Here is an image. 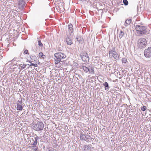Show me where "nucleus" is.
<instances>
[{"label": "nucleus", "instance_id": "nucleus-14", "mask_svg": "<svg viewBox=\"0 0 151 151\" xmlns=\"http://www.w3.org/2000/svg\"><path fill=\"white\" fill-rule=\"evenodd\" d=\"M116 52L115 51V48L114 47H112L111 49H110L109 52V57L111 56V55L114 53Z\"/></svg>", "mask_w": 151, "mask_h": 151}, {"label": "nucleus", "instance_id": "nucleus-2", "mask_svg": "<svg viewBox=\"0 0 151 151\" xmlns=\"http://www.w3.org/2000/svg\"><path fill=\"white\" fill-rule=\"evenodd\" d=\"M135 29L137 33L140 34H144L147 33L146 27L145 26L137 25L136 26Z\"/></svg>", "mask_w": 151, "mask_h": 151}, {"label": "nucleus", "instance_id": "nucleus-27", "mask_svg": "<svg viewBox=\"0 0 151 151\" xmlns=\"http://www.w3.org/2000/svg\"><path fill=\"white\" fill-rule=\"evenodd\" d=\"M146 107L145 106H143L142 107H141V110L143 111H145L146 109Z\"/></svg>", "mask_w": 151, "mask_h": 151}, {"label": "nucleus", "instance_id": "nucleus-20", "mask_svg": "<svg viewBox=\"0 0 151 151\" xmlns=\"http://www.w3.org/2000/svg\"><path fill=\"white\" fill-rule=\"evenodd\" d=\"M77 40L80 43L82 44L83 42V38L81 37H78L76 38Z\"/></svg>", "mask_w": 151, "mask_h": 151}, {"label": "nucleus", "instance_id": "nucleus-8", "mask_svg": "<svg viewBox=\"0 0 151 151\" xmlns=\"http://www.w3.org/2000/svg\"><path fill=\"white\" fill-rule=\"evenodd\" d=\"M144 54L147 58H150L151 57V47H149L147 49H145Z\"/></svg>", "mask_w": 151, "mask_h": 151}, {"label": "nucleus", "instance_id": "nucleus-31", "mask_svg": "<svg viewBox=\"0 0 151 151\" xmlns=\"http://www.w3.org/2000/svg\"><path fill=\"white\" fill-rule=\"evenodd\" d=\"M18 103L17 104H22V101H19L18 100L17 101Z\"/></svg>", "mask_w": 151, "mask_h": 151}, {"label": "nucleus", "instance_id": "nucleus-17", "mask_svg": "<svg viewBox=\"0 0 151 151\" xmlns=\"http://www.w3.org/2000/svg\"><path fill=\"white\" fill-rule=\"evenodd\" d=\"M39 139V137L36 136V137L34 138V139H32V141L33 142V143L32 144L33 145H35L37 144V141Z\"/></svg>", "mask_w": 151, "mask_h": 151}, {"label": "nucleus", "instance_id": "nucleus-35", "mask_svg": "<svg viewBox=\"0 0 151 151\" xmlns=\"http://www.w3.org/2000/svg\"><path fill=\"white\" fill-rule=\"evenodd\" d=\"M34 146H36V145H33V146H32V147L33 148H35Z\"/></svg>", "mask_w": 151, "mask_h": 151}, {"label": "nucleus", "instance_id": "nucleus-12", "mask_svg": "<svg viewBox=\"0 0 151 151\" xmlns=\"http://www.w3.org/2000/svg\"><path fill=\"white\" fill-rule=\"evenodd\" d=\"M88 72L91 73L92 74H93L94 73V68L92 66H89L88 67Z\"/></svg>", "mask_w": 151, "mask_h": 151}, {"label": "nucleus", "instance_id": "nucleus-34", "mask_svg": "<svg viewBox=\"0 0 151 151\" xmlns=\"http://www.w3.org/2000/svg\"><path fill=\"white\" fill-rule=\"evenodd\" d=\"M17 59V58H14L12 60V61H16V59Z\"/></svg>", "mask_w": 151, "mask_h": 151}, {"label": "nucleus", "instance_id": "nucleus-1", "mask_svg": "<svg viewBox=\"0 0 151 151\" xmlns=\"http://www.w3.org/2000/svg\"><path fill=\"white\" fill-rule=\"evenodd\" d=\"M55 63L58 64L61 60L66 57L65 55L62 52H59L56 53L54 55Z\"/></svg>", "mask_w": 151, "mask_h": 151}, {"label": "nucleus", "instance_id": "nucleus-23", "mask_svg": "<svg viewBox=\"0 0 151 151\" xmlns=\"http://www.w3.org/2000/svg\"><path fill=\"white\" fill-rule=\"evenodd\" d=\"M124 33L122 31H121L119 34V37L120 39L124 35Z\"/></svg>", "mask_w": 151, "mask_h": 151}, {"label": "nucleus", "instance_id": "nucleus-29", "mask_svg": "<svg viewBox=\"0 0 151 151\" xmlns=\"http://www.w3.org/2000/svg\"><path fill=\"white\" fill-rule=\"evenodd\" d=\"M24 53L26 54H29V53L28 52V51L27 50H25L24 51Z\"/></svg>", "mask_w": 151, "mask_h": 151}, {"label": "nucleus", "instance_id": "nucleus-21", "mask_svg": "<svg viewBox=\"0 0 151 151\" xmlns=\"http://www.w3.org/2000/svg\"><path fill=\"white\" fill-rule=\"evenodd\" d=\"M39 56L40 58H42L43 59L45 58L46 57V56L44 55L42 52H40L39 53Z\"/></svg>", "mask_w": 151, "mask_h": 151}, {"label": "nucleus", "instance_id": "nucleus-15", "mask_svg": "<svg viewBox=\"0 0 151 151\" xmlns=\"http://www.w3.org/2000/svg\"><path fill=\"white\" fill-rule=\"evenodd\" d=\"M112 56L116 60H118L119 59V55H118L117 53L116 52L115 53L113 54L111 56Z\"/></svg>", "mask_w": 151, "mask_h": 151}, {"label": "nucleus", "instance_id": "nucleus-26", "mask_svg": "<svg viewBox=\"0 0 151 151\" xmlns=\"http://www.w3.org/2000/svg\"><path fill=\"white\" fill-rule=\"evenodd\" d=\"M122 62L123 63H125L127 62V59L125 58H122Z\"/></svg>", "mask_w": 151, "mask_h": 151}, {"label": "nucleus", "instance_id": "nucleus-16", "mask_svg": "<svg viewBox=\"0 0 151 151\" xmlns=\"http://www.w3.org/2000/svg\"><path fill=\"white\" fill-rule=\"evenodd\" d=\"M23 104H17V110L22 111L23 109V106L22 105Z\"/></svg>", "mask_w": 151, "mask_h": 151}, {"label": "nucleus", "instance_id": "nucleus-36", "mask_svg": "<svg viewBox=\"0 0 151 151\" xmlns=\"http://www.w3.org/2000/svg\"><path fill=\"white\" fill-rule=\"evenodd\" d=\"M63 6H64V2H63Z\"/></svg>", "mask_w": 151, "mask_h": 151}, {"label": "nucleus", "instance_id": "nucleus-7", "mask_svg": "<svg viewBox=\"0 0 151 151\" xmlns=\"http://www.w3.org/2000/svg\"><path fill=\"white\" fill-rule=\"evenodd\" d=\"M68 30L67 32L66 35H69L72 36L73 35V29L72 24L70 23L68 26Z\"/></svg>", "mask_w": 151, "mask_h": 151}, {"label": "nucleus", "instance_id": "nucleus-33", "mask_svg": "<svg viewBox=\"0 0 151 151\" xmlns=\"http://www.w3.org/2000/svg\"><path fill=\"white\" fill-rule=\"evenodd\" d=\"M30 58L32 60V58H36V59H37L35 57V56L33 57V56H30Z\"/></svg>", "mask_w": 151, "mask_h": 151}, {"label": "nucleus", "instance_id": "nucleus-6", "mask_svg": "<svg viewBox=\"0 0 151 151\" xmlns=\"http://www.w3.org/2000/svg\"><path fill=\"white\" fill-rule=\"evenodd\" d=\"M80 56L82 60L84 62L87 63L89 62V58L87 53L83 52L81 53Z\"/></svg>", "mask_w": 151, "mask_h": 151}, {"label": "nucleus", "instance_id": "nucleus-5", "mask_svg": "<svg viewBox=\"0 0 151 151\" xmlns=\"http://www.w3.org/2000/svg\"><path fill=\"white\" fill-rule=\"evenodd\" d=\"M80 138L81 140L85 141L88 142H91V140L92 139L94 140L93 139L90 137V136L89 135H85L82 133H81L80 134Z\"/></svg>", "mask_w": 151, "mask_h": 151}, {"label": "nucleus", "instance_id": "nucleus-13", "mask_svg": "<svg viewBox=\"0 0 151 151\" xmlns=\"http://www.w3.org/2000/svg\"><path fill=\"white\" fill-rule=\"evenodd\" d=\"M91 145H85L83 147L84 150L86 151L90 150Z\"/></svg>", "mask_w": 151, "mask_h": 151}, {"label": "nucleus", "instance_id": "nucleus-10", "mask_svg": "<svg viewBox=\"0 0 151 151\" xmlns=\"http://www.w3.org/2000/svg\"><path fill=\"white\" fill-rule=\"evenodd\" d=\"M25 3L22 0H19V1L18 5L20 9H22L24 7Z\"/></svg>", "mask_w": 151, "mask_h": 151}, {"label": "nucleus", "instance_id": "nucleus-28", "mask_svg": "<svg viewBox=\"0 0 151 151\" xmlns=\"http://www.w3.org/2000/svg\"><path fill=\"white\" fill-rule=\"evenodd\" d=\"M31 63V64L30 65H29V66H30L31 65L34 66L35 67H37V64H34V63Z\"/></svg>", "mask_w": 151, "mask_h": 151}, {"label": "nucleus", "instance_id": "nucleus-4", "mask_svg": "<svg viewBox=\"0 0 151 151\" xmlns=\"http://www.w3.org/2000/svg\"><path fill=\"white\" fill-rule=\"evenodd\" d=\"M137 44L139 48L142 49L143 48H144L147 45L146 40V39L144 38H140L138 41Z\"/></svg>", "mask_w": 151, "mask_h": 151}, {"label": "nucleus", "instance_id": "nucleus-19", "mask_svg": "<svg viewBox=\"0 0 151 151\" xmlns=\"http://www.w3.org/2000/svg\"><path fill=\"white\" fill-rule=\"evenodd\" d=\"M104 86H105V89L107 90H109L110 87L109 86V84L108 83L105 82L104 83H103Z\"/></svg>", "mask_w": 151, "mask_h": 151}, {"label": "nucleus", "instance_id": "nucleus-18", "mask_svg": "<svg viewBox=\"0 0 151 151\" xmlns=\"http://www.w3.org/2000/svg\"><path fill=\"white\" fill-rule=\"evenodd\" d=\"M132 21V20L131 19H127L125 21L124 25L125 26H127L129 25L131 22Z\"/></svg>", "mask_w": 151, "mask_h": 151}, {"label": "nucleus", "instance_id": "nucleus-32", "mask_svg": "<svg viewBox=\"0 0 151 151\" xmlns=\"http://www.w3.org/2000/svg\"><path fill=\"white\" fill-rule=\"evenodd\" d=\"M58 51H61L62 50V48H61L60 47H59L58 49Z\"/></svg>", "mask_w": 151, "mask_h": 151}, {"label": "nucleus", "instance_id": "nucleus-25", "mask_svg": "<svg viewBox=\"0 0 151 151\" xmlns=\"http://www.w3.org/2000/svg\"><path fill=\"white\" fill-rule=\"evenodd\" d=\"M123 3L125 6L127 5L128 4V2L127 0H123Z\"/></svg>", "mask_w": 151, "mask_h": 151}, {"label": "nucleus", "instance_id": "nucleus-3", "mask_svg": "<svg viewBox=\"0 0 151 151\" xmlns=\"http://www.w3.org/2000/svg\"><path fill=\"white\" fill-rule=\"evenodd\" d=\"M44 127V125L42 122H38L36 124H34L33 128L37 131L42 130Z\"/></svg>", "mask_w": 151, "mask_h": 151}, {"label": "nucleus", "instance_id": "nucleus-24", "mask_svg": "<svg viewBox=\"0 0 151 151\" xmlns=\"http://www.w3.org/2000/svg\"><path fill=\"white\" fill-rule=\"evenodd\" d=\"M38 45L39 46H40V47H43V44L41 42V41L40 40H38Z\"/></svg>", "mask_w": 151, "mask_h": 151}, {"label": "nucleus", "instance_id": "nucleus-22", "mask_svg": "<svg viewBox=\"0 0 151 151\" xmlns=\"http://www.w3.org/2000/svg\"><path fill=\"white\" fill-rule=\"evenodd\" d=\"M82 67L85 72L87 73L88 72V67H87L84 66H83Z\"/></svg>", "mask_w": 151, "mask_h": 151}, {"label": "nucleus", "instance_id": "nucleus-9", "mask_svg": "<svg viewBox=\"0 0 151 151\" xmlns=\"http://www.w3.org/2000/svg\"><path fill=\"white\" fill-rule=\"evenodd\" d=\"M66 41L68 45H71L73 44L72 40L71 38V35H69L68 34L66 35Z\"/></svg>", "mask_w": 151, "mask_h": 151}, {"label": "nucleus", "instance_id": "nucleus-30", "mask_svg": "<svg viewBox=\"0 0 151 151\" xmlns=\"http://www.w3.org/2000/svg\"><path fill=\"white\" fill-rule=\"evenodd\" d=\"M35 148H32V149L34 150L35 151H37V150L38 148L36 146H34Z\"/></svg>", "mask_w": 151, "mask_h": 151}, {"label": "nucleus", "instance_id": "nucleus-11", "mask_svg": "<svg viewBox=\"0 0 151 151\" xmlns=\"http://www.w3.org/2000/svg\"><path fill=\"white\" fill-rule=\"evenodd\" d=\"M27 65V64H24L23 63H21L19 64L18 65L20 68V70H22L25 68Z\"/></svg>", "mask_w": 151, "mask_h": 151}]
</instances>
